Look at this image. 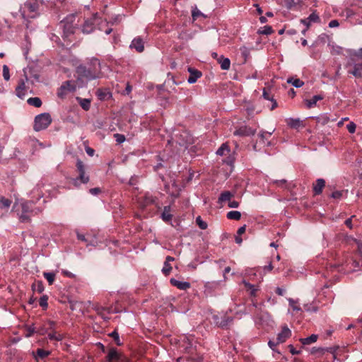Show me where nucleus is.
Here are the masks:
<instances>
[{"label": "nucleus", "instance_id": "nucleus-1", "mask_svg": "<svg viewBox=\"0 0 362 362\" xmlns=\"http://www.w3.org/2000/svg\"><path fill=\"white\" fill-rule=\"evenodd\" d=\"M76 83L78 87H83L88 81L99 78L100 70L93 64H81L76 69Z\"/></svg>", "mask_w": 362, "mask_h": 362}, {"label": "nucleus", "instance_id": "nucleus-2", "mask_svg": "<svg viewBox=\"0 0 362 362\" xmlns=\"http://www.w3.org/2000/svg\"><path fill=\"white\" fill-rule=\"evenodd\" d=\"M61 23L63 28V37H68L78 29V21L77 20V16L75 14L69 15Z\"/></svg>", "mask_w": 362, "mask_h": 362}, {"label": "nucleus", "instance_id": "nucleus-3", "mask_svg": "<svg viewBox=\"0 0 362 362\" xmlns=\"http://www.w3.org/2000/svg\"><path fill=\"white\" fill-rule=\"evenodd\" d=\"M52 121L51 115L48 112L37 115L34 119L33 129L35 132L44 130L49 126Z\"/></svg>", "mask_w": 362, "mask_h": 362}, {"label": "nucleus", "instance_id": "nucleus-4", "mask_svg": "<svg viewBox=\"0 0 362 362\" xmlns=\"http://www.w3.org/2000/svg\"><path fill=\"white\" fill-rule=\"evenodd\" d=\"M42 4V0H30L24 4L23 11L22 16L23 18L25 16L26 12L28 13V17L35 18L39 10V7Z\"/></svg>", "mask_w": 362, "mask_h": 362}, {"label": "nucleus", "instance_id": "nucleus-5", "mask_svg": "<svg viewBox=\"0 0 362 362\" xmlns=\"http://www.w3.org/2000/svg\"><path fill=\"white\" fill-rule=\"evenodd\" d=\"M21 214L20 215V221L22 223H27L30 221V216H33L34 202L28 201L21 204Z\"/></svg>", "mask_w": 362, "mask_h": 362}, {"label": "nucleus", "instance_id": "nucleus-6", "mask_svg": "<svg viewBox=\"0 0 362 362\" xmlns=\"http://www.w3.org/2000/svg\"><path fill=\"white\" fill-rule=\"evenodd\" d=\"M76 166L77 172L78 173V176L74 180V185H78V182L83 184L88 183L89 182V176L86 175V168L83 164V162L79 158H78L76 160Z\"/></svg>", "mask_w": 362, "mask_h": 362}, {"label": "nucleus", "instance_id": "nucleus-7", "mask_svg": "<svg viewBox=\"0 0 362 362\" xmlns=\"http://www.w3.org/2000/svg\"><path fill=\"white\" fill-rule=\"evenodd\" d=\"M100 18H98V13L93 14L90 18L85 19L81 25V32L83 34H90L95 29V23H98Z\"/></svg>", "mask_w": 362, "mask_h": 362}, {"label": "nucleus", "instance_id": "nucleus-8", "mask_svg": "<svg viewBox=\"0 0 362 362\" xmlns=\"http://www.w3.org/2000/svg\"><path fill=\"white\" fill-rule=\"evenodd\" d=\"M76 85L72 81H66L62 83V86L58 88L57 96L59 98H64L69 92L76 90Z\"/></svg>", "mask_w": 362, "mask_h": 362}, {"label": "nucleus", "instance_id": "nucleus-9", "mask_svg": "<svg viewBox=\"0 0 362 362\" xmlns=\"http://www.w3.org/2000/svg\"><path fill=\"white\" fill-rule=\"evenodd\" d=\"M213 320L216 325L222 329H228L229 325L233 323V317L226 315H214Z\"/></svg>", "mask_w": 362, "mask_h": 362}, {"label": "nucleus", "instance_id": "nucleus-10", "mask_svg": "<svg viewBox=\"0 0 362 362\" xmlns=\"http://www.w3.org/2000/svg\"><path fill=\"white\" fill-rule=\"evenodd\" d=\"M106 361L107 362H130V361L123 356L120 353H119L117 349L114 347L110 349L107 355L106 356Z\"/></svg>", "mask_w": 362, "mask_h": 362}, {"label": "nucleus", "instance_id": "nucleus-11", "mask_svg": "<svg viewBox=\"0 0 362 362\" xmlns=\"http://www.w3.org/2000/svg\"><path fill=\"white\" fill-rule=\"evenodd\" d=\"M347 66H353L352 71H349V74H351L356 78L362 77V62L356 63L355 58L351 57L347 62Z\"/></svg>", "mask_w": 362, "mask_h": 362}, {"label": "nucleus", "instance_id": "nucleus-12", "mask_svg": "<svg viewBox=\"0 0 362 362\" xmlns=\"http://www.w3.org/2000/svg\"><path fill=\"white\" fill-rule=\"evenodd\" d=\"M256 129H253L248 126H242L238 127L233 133L235 136H249L255 135Z\"/></svg>", "mask_w": 362, "mask_h": 362}, {"label": "nucleus", "instance_id": "nucleus-13", "mask_svg": "<svg viewBox=\"0 0 362 362\" xmlns=\"http://www.w3.org/2000/svg\"><path fill=\"white\" fill-rule=\"evenodd\" d=\"M26 92L27 88L25 86V82L23 79H20L15 89L16 96L21 99H23L26 94Z\"/></svg>", "mask_w": 362, "mask_h": 362}, {"label": "nucleus", "instance_id": "nucleus-14", "mask_svg": "<svg viewBox=\"0 0 362 362\" xmlns=\"http://www.w3.org/2000/svg\"><path fill=\"white\" fill-rule=\"evenodd\" d=\"M291 336V332L288 327L285 325L282 327L281 332L277 335V343L282 344L286 341Z\"/></svg>", "mask_w": 362, "mask_h": 362}, {"label": "nucleus", "instance_id": "nucleus-15", "mask_svg": "<svg viewBox=\"0 0 362 362\" xmlns=\"http://www.w3.org/2000/svg\"><path fill=\"white\" fill-rule=\"evenodd\" d=\"M320 21L319 16L315 12H313L308 18L301 19L300 23L305 25L307 29H309L311 23H318Z\"/></svg>", "mask_w": 362, "mask_h": 362}, {"label": "nucleus", "instance_id": "nucleus-16", "mask_svg": "<svg viewBox=\"0 0 362 362\" xmlns=\"http://www.w3.org/2000/svg\"><path fill=\"white\" fill-rule=\"evenodd\" d=\"M131 49H135L136 52L141 53L144 50V43L141 37H135L130 45Z\"/></svg>", "mask_w": 362, "mask_h": 362}, {"label": "nucleus", "instance_id": "nucleus-17", "mask_svg": "<svg viewBox=\"0 0 362 362\" xmlns=\"http://www.w3.org/2000/svg\"><path fill=\"white\" fill-rule=\"evenodd\" d=\"M188 72L189 73V76L187 78V82L190 84L195 83L202 75L200 71L192 67L188 68Z\"/></svg>", "mask_w": 362, "mask_h": 362}, {"label": "nucleus", "instance_id": "nucleus-18", "mask_svg": "<svg viewBox=\"0 0 362 362\" xmlns=\"http://www.w3.org/2000/svg\"><path fill=\"white\" fill-rule=\"evenodd\" d=\"M98 100L101 101L107 100L112 98V93L108 88H98L95 92Z\"/></svg>", "mask_w": 362, "mask_h": 362}, {"label": "nucleus", "instance_id": "nucleus-19", "mask_svg": "<svg viewBox=\"0 0 362 362\" xmlns=\"http://www.w3.org/2000/svg\"><path fill=\"white\" fill-rule=\"evenodd\" d=\"M325 180L322 178H319L316 182L313 185V191L314 195H320L322 194L323 188L325 187Z\"/></svg>", "mask_w": 362, "mask_h": 362}, {"label": "nucleus", "instance_id": "nucleus-20", "mask_svg": "<svg viewBox=\"0 0 362 362\" xmlns=\"http://www.w3.org/2000/svg\"><path fill=\"white\" fill-rule=\"evenodd\" d=\"M170 284L180 290L186 291L191 287V284L188 281H181L174 278L170 280Z\"/></svg>", "mask_w": 362, "mask_h": 362}, {"label": "nucleus", "instance_id": "nucleus-21", "mask_svg": "<svg viewBox=\"0 0 362 362\" xmlns=\"http://www.w3.org/2000/svg\"><path fill=\"white\" fill-rule=\"evenodd\" d=\"M158 199L156 197L147 193L144 197V201L141 204L142 208H144L151 204H156V201Z\"/></svg>", "mask_w": 362, "mask_h": 362}, {"label": "nucleus", "instance_id": "nucleus-22", "mask_svg": "<svg viewBox=\"0 0 362 362\" xmlns=\"http://www.w3.org/2000/svg\"><path fill=\"white\" fill-rule=\"evenodd\" d=\"M162 220L165 222H169L172 220L173 214H171V206H165L160 216Z\"/></svg>", "mask_w": 362, "mask_h": 362}, {"label": "nucleus", "instance_id": "nucleus-23", "mask_svg": "<svg viewBox=\"0 0 362 362\" xmlns=\"http://www.w3.org/2000/svg\"><path fill=\"white\" fill-rule=\"evenodd\" d=\"M287 125L292 129H298L300 127H303V122L299 118H289L286 119Z\"/></svg>", "mask_w": 362, "mask_h": 362}, {"label": "nucleus", "instance_id": "nucleus-24", "mask_svg": "<svg viewBox=\"0 0 362 362\" xmlns=\"http://www.w3.org/2000/svg\"><path fill=\"white\" fill-rule=\"evenodd\" d=\"M172 186L173 187L175 188V191L171 192L170 189V185L168 184L165 185V189L166 192L168 193L171 197L177 198L180 195V189L178 188V186L177 185L175 180L173 182Z\"/></svg>", "mask_w": 362, "mask_h": 362}, {"label": "nucleus", "instance_id": "nucleus-25", "mask_svg": "<svg viewBox=\"0 0 362 362\" xmlns=\"http://www.w3.org/2000/svg\"><path fill=\"white\" fill-rule=\"evenodd\" d=\"M234 197V194L230 192V191H224L221 193L218 202L222 203L225 202H230L231 200V198Z\"/></svg>", "mask_w": 362, "mask_h": 362}, {"label": "nucleus", "instance_id": "nucleus-26", "mask_svg": "<svg viewBox=\"0 0 362 362\" xmlns=\"http://www.w3.org/2000/svg\"><path fill=\"white\" fill-rule=\"evenodd\" d=\"M218 62L221 65V68L223 70H228L230 66V61L228 58L224 57L223 55H221L219 58L217 59Z\"/></svg>", "mask_w": 362, "mask_h": 362}, {"label": "nucleus", "instance_id": "nucleus-27", "mask_svg": "<svg viewBox=\"0 0 362 362\" xmlns=\"http://www.w3.org/2000/svg\"><path fill=\"white\" fill-rule=\"evenodd\" d=\"M323 99V96L321 95H314L311 99L306 100L305 103L308 108H312L318 100H321Z\"/></svg>", "mask_w": 362, "mask_h": 362}, {"label": "nucleus", "instance_id": "nucleus-28", "mask_svg": "<svg viewBox=\"0 0 362 362\" xmlns=\"http://www.w3.org/2000/svg\"><path fill=\"white\" fill-rule=\"evenodd\" d=\"M317 338L318 336L317 334H313L308 337L300 339V341L303 345H308L315 342L317 340Z\"/></svg>", "mask_w": 362, "mask_h": 362}, {"label": "nucleus", "instance_id": "nucleus-29", "mask_svg": "<svg viewBox=\"0 0 362 362\" xmlns=\"http://www.w3.org/2000/svg\"><path fill=\"white\" fill-rule=\"evenodd\" d=\"M12 202L11 199L6 198L3 196H0V209H8Z\"/></svg>", "mask_w": 362, "mask_h": 362}, {"label": "nucleus", "instance_id": "nucleus-30", "mask_svg": "<svg viewBox=\"0 0 362 362\" xmlns=\"http://www.w3.org/2000/svg\"><path fill=\"white\" fill-rule=\"evenodd\" d=\"M27 103L35 107H40L42 104L41 99L38 97L30 98L28 99Z\"/></svg>", "mask_w": 362, "mask_h": 362}, {"label": "nucleus", "instance_id": "nucleus-31", "mask_svg": "<svg viewBox=\"0 0 362 362\" xmlns=\"http://www.w3.org/2000/svg\"><path fill=\"white\" fill-rule=\"evenodd\" d=\"M226 217L230 220L238 221L241 218V213L238 211H230L227 213Z\"/></svg>", "mask_w": 362, "mask_h": 362}, {"label": "nucleus", "instance_id": "nucleus-32", "mask_svg": "<svg viewBox=\"0 0 362 362\" xmlns=\"http://www.w3.org/2000/svg\"><path fill=\"white\" fill-rule=\"evenodd\" d=\"M50 354V351L44 350L42 349H37L36 351L35 358L37 360L39 358L43 359L48 356Z\"/></svg>", "mask_w": 362, "mask_h": 362}, {"label": "nucleus", "instance_id": "nucleus-33", "mask_svg": "<svg viewBox=\"0 0 362 362\" xmlns=\"http://www.w3.org/2000/svg\"><path fill=\"white\" fill-rule=\"evenodd\" d=\"M287 83L292 84L296 88H300L304 85V82L299 78H289Z\"/></svg>", "mask_w": 362, "mask_h": 362}, {"label": "nucleus", "instance_id": "nucleus-34", "mask_svg": "<svg viewBox=\"0 0 362 362\" xmlns=\"http://www.w3.org/2000/svg\"><path fill=\"white\" fill-rule=\"evenodd\" d=\"M31 287L33 291H37L39 293H42L45 288L42 281H37L36 283L33 284Z\"/></svg>", "mask_w": 362, "mask_h": 362}, {"label": "nucleus", "instance_id": "nucleus-35", "mask_svg": "<svg viewBox=\"0 0 362 362\" xmlns=\"http://www.w3.org/2000/svg\"><path fill=\"white\" fill-rule=\"evenodd\" d=\"M77 99L79 100L80 105L84 110L87 111L90 109V100L86 99V98L82 99V98H77Z\"/></svg>", "mask_w": 362, "mask_h": 362}, {"label": "nucleus", "instance_id": "nucleus-36", "mask_svg": "<svg viewBox=\"0 0 362 362\" xmlns=\"http://www.w3.org/2000/svg\"><path fill=\"white\" fill-rule=\"evenodd\" d=\"M273 32H274V30H273L272 26H270V25H265V26L261 28L258 30L259 34L266 35H271L272 33H273Z\"/></svg>", "mask_w": 362, "mask_h": 362}, {"label": "nucleus", "instance_id": "nucleus-37", "mask_svg": "<svg viewBox=\"0 0 362 362\" xmlns=\"http://www.w3.org/2000/svg\"><path fill=\"white\" fill-rule=\"evenodd\" d=\"M43 276L48 281L49 285L53 284L56 276L54 272H44Z\"/></svg>", "mask_w": 362, "mask_h": 362}, {"label": "nucleus", "instance_id": "nucleus-38", "mask_svg": "<svg viewBox=\"0 0 362 362\" xmlns=\"http://www.w3.org/2000/svg\"><path fill=\"white\" fill-rule=\"evenodd\" d=\"M48 338L50 340L62 341L63 339V335L57 334L55 331L48 333Z\"/></svg>", "mask_w": 362, "mask_h": 362}, {"label": "nucleus", "instance_id": "nucleus-39", "mask_svg": "<svg viewBox=\"0 0 362 362\" xmlns=\"http://www.w3.org/2000/svg\"><path fill=\"white\" fill-rule=\"evenodd\" d=\"M48 296L47 295H43L40 297L39 300V305L42 307V308L45 310L48 308Z\"/></svg>", "mask_w": 362, "mask_h": 362}, {"label": "nucleus", "instance_id": "nucleus-40", "mask_svg": "<svg viewBox=\"0 0 362 362\" xmlns=\"http://www.w3.org/2000/svg\"><path fill=\"white\" fill-rule=\"evenodd\" d=\"M310 354L317 356H322L325 354V350L323 347H313L310 350Z\"/></svg>", "mask_w": 362, "mask_h": 362}, {"label": "nucleus", "instance_id": "nucleus-41", "mask_svg": "<svg viewBox=\"0 0 362 362\" xmlns=\"http://www.w3.org/2000/svg\"><path fill=\"white\" fill-rule=\"evenodd\" d=\"M243 284L247 288L250 290V296L254 297L256 296V292L257 289L255 287V286L249 282H247L246 281H243Z\"/></svg>", "mask_w": 362, "mask_h": 362}, {"label": "nucleus", "instance_id": "nucleus-42", "mask_svg": "<svg viewBox=\"0 0 362 362\" xmlns=\"http://www.w3.org/2000/svg\"><path fill=\"white\" fill-rule=\"evenodd\" d=\"M226 152L229 153L230 148L226 144H223L221 147L217 150L216 154L220 156L226 155Z\"/></svg>", "mask_w": 362, "mask_h": 362}, {"label": "nucleus", "instance_id": "nucleus-43", "mask_svg": "<svg viewBox=\"0 0 362 362\" xmlns=\"http://www.w3.org/2000/svg\"><path fill=\"white\" fill-rule=\"evenodd\" d=\"M109 336L113 338L115 342L116 343V344L117 346H121L122 344V343L120 341V339H119V333L117 332V331L116 329L114 330L113 332H112L111 333H110Z\"/></svg>", "mask_w": 362, "mask_h": 362}, {"label": "nucleus", "instance_id": "nucleus-44", "mask_svg": "<svg viewBox=\"0 0 362 362\" xmlns=\"http://www.w3.org/2000/svg\"><path fill=\"white\" fill-rule=\"evenodd\" d=\"M317 122L322 125H325L329 122V118L326 114L321 115L317 117Z\"/></svg>", "mask_w": 362, "mask_h": 362}, {"label": "nucleus", "instance_id": "nucleus-45", "mask_svg": "<svg viewBox=\"0 0 362 362\" xmlns=\"http://www.w3.org/2000/svg\"><path fill=\"white\" fill-rule=\"evenodd\" d=\"M196 223L198 225L199 228H201L202 230H205L208 227L207 223L204 221L202 219L201 216H197V218H196Z\"/></svg>", "mask_w": 362, "mask_h": 362}, {"label": "nucleus", "instance_id": "nucleus-46", "mask_svg": "<svg viewBox=\"0 0 362 362\" xmlns=\"http://www.w3.org/2000/svg\"><path fill=\"white\" fill-rule=\"evenodd\" d=\"M36 327L34 326V325H31L26 327V337H30L33 335L34 333H36Z\"/></svg>", "mask_w": 362, "mask_h": 362}, {"label": "nucleus", "instance_id": "nucleus-47", "mask_svg": "<svg viewBox=\"0 0 362 362\" xmlns=\"http://www.w3.org/2000/svg\"><path fill=\"white\" fill-rule=\"evenodd\" d=\"M172 271V267L170 263L164 262L163 267L162 269V272L165 276H168Z\"/></svg>", "mask_w": 362, "mask_h": 362}, {"label": "nucleus", "instance_id": "nucleus-48", "mask_svg": "<svg viewBox=\"0 0 362 362\" xmlns=\"http://www.w3.org/2000/svg\"><path fill=\"white\" fill-rule=\"evenodd\" d=\"M288 300L289 305L292 308V309L293 310H296V311L301 310L300 307L296 305V303H298L296 300H293V298H288Z\"/></svg>", "mask_w": 362, "mask_h": 362}, {"label": "nucleus", "instance_id": "nucleus-49", "mask_svg": "<svg viewBox=\"0 0 362 362\" xmlns=\"http://www.w3.org/2000/svg\"><path fill=\"white\" fill-rule=\"evenodd\" d=\"M3 76L6 81H8L10 79L9 68L6 64L3 66Z\"/></svg>", "mask_w": 362, "mask_h": 362}, {"label": "nucleus", "instance_id": "nucleus-50", "mask_svg": "<svg viewBox=\"0 0 362 362\" xmlns=\"http://www.w3.org/2000/svg\"><path fill=\"white\" fill-rule=\"evenodd\" d=\"M346 129L349 131V133L353 134L356 132V125L354 122H350L346 125Z\"/></svg>", "mask_w": 362, "mask_h": 362}, {"label": "nucleus", "instance_id": "nucleus-51", "mask_svg": "<svg viewBox=\"0 0 362 362\" xmlns=\"http://www.w3.org/2000/svg\"><path fill=\"white\" fill-rule=\"evenodd\" d=\"M318 40L321 42L325 43V42H329L330 40V37H329V35H328L326 33H322V34L319 35Z\"/></svg>", "mask_w": 362, "mask_h": 362}, {"label": "nucleus", "instance_id": "nucleus-52", "mask_svg": "<svg viewBox=\"0 0 362 362\" xmlns=\"http://www.w3.org/2000/svg\"><path fill=\"white\" fill-rule=\"evenodd\" d=\"M114 137L115 138V140L117 142V144H122L125 141L124 135L121 134H115Z\"/></svg>", "mask_w": 362, "mask_h": 362}, {"label": "nucleus", "instance_id": "nucleus-53", "mask_svg": "<svg viewBox=\"0 0 362 362\" xmlns=\"http://www.w3.org/2000/svg\"><path fill=\"white\" fill-rule=\"evenodd\" d=\"M273 183L275 184L278 187H285L286 185L287 181L285 179L276 180L273 181Z\"/></svg>", "mask_w": 362, "mask_h": 362}, {"label": "nucleus", "instance_id": "nucleus-54", "mask_svg": "<svg viewBox=\"0 0 362 362\" xmlns=\"http://www.w3.org/2000/svg\"><path fill=\"white\" fill-rule=\"evenodd\" d=\"M343 193L344 191H334L331 194L330 197L333 199H339L341 198Z\"/></svg>", "mask_w": 362, "mask_h": 362}, {"label": "nucleus", "instance_id": "nucleus-55", "mask_svg": "<svg viewBox=\"0 0 362 362\" xmlns=\"http://www.w3.org/2000/svg\"><path fill=\"white\" fill-rule=\"evenodd\" d=\"M259 137L260 138V141L262 144H265V141L268 140L269 136L267 135V133L265 131H262L259 134Z\"/></svg>", "mask_w": 362, "mask_h": 362}, {"label": "nucleus", "instance_id": "nucleus-56", "mask_svg": "<svg viewBox=\"0 0 362 362\" xmlns=\"http://www.w3.org/2000/svg\"><path fill=\"white\" fill-rule=\"evenodd\" d=\"M202 15L203 14L202 13V12L199 10H198L197 8H195L192 11V16L193 19H194V20Z\"/></svg>", "mask_w": 362, "mask_h": 362}, {"label": "nucleus", "instance_id": "nucleus-57", "mask_svg": "<svg viewBox=\"0 0 362 362\" xmlns=\"http://www.w3.org/2000/svg\"><path fill=\"white\" fill-rule=\"evenodd\" d=\"M36 333L40 335H45L48 332V329L44 327H40L38 328H36Z\"/></svg>", "mask_w": 362, "mask_h": 362}, {"label": "nucleus", "instance_id": "nucleus-58", "mask_svg": "<svg viewBox=\"0 0 362 362\" xmlns=\"http://www.w3.org/2000/svg\"><path fill=\"white\" fill-rule=\"evenodd\" d=\"M239 202L238 201H235V200H230L228 204V207L230 208H238L239 206Z\"/></svg>", "mask_w": 362, "mask_h": 362}, {"label": "nucleus", "instance_id": "nucleus-59", "mask_svg": "<svg viewBox=\"0 0 362 362\" xmlns=\"http://www.w3.org/2000/svg\"><path fill=\"white\" fill-rule=\"evenodd\" d=\"M269 89L264 88L262 95L264 99L270 100L272 99V97H270V94H269Z\"/></svg>", "mask_w": 362, "mask_h": 362}, {"label": "nucleus", "instance_id": "nucleus-60", "mask_svg": "<svg viewBox=\"0 0 362 362\" xmlns=\"http://www.w3.org/2000/svg\"><path fill=\"white\" fill-rule=\"evenodd\" d=\"M289 351L291 354L297 355L300 353V351L296 350L292 344L288 345Z\"/></svg>", "mask_w": 362, "mask_h": 362}, {"label": "nucleus", "instance_id": "nucleus-61", "mask_svg": "<svg viewBox=\"0 0 362 362\" xmlns=\"http://www.w3.org/2000/svg\"><path fill=\"white\" fill-rule=\"evenodd\" d=\"M86 152L89 156H93L95 153V150L89 146L86 147Z\"/></svg>", "mask_w": 362, "mask_h": 362}, {"label": "nucleus", "instance_id": "nucleus-62", "mask_svg": "<svg viewBox=\"0 0 362 362\" xmlns=\"http://www.w3.org/2000/svg\"><path fill=\"white\" fill-rule=\"evenodd\" d=\"M339 25V21L337 20H332L329 23V28H336Z\"/></svg>", "mask_w": 362, "mask_h": 362}, {"label": "nucleus", "instance_id": "nucleus-63", "mask_svg": "<svg viewBox=\"0 0 362 362\" xmlns=\"http://www.w3.org/2000/svg\"><path fill=\"white\" fill-rule=\"evenodd\" d=\"M279 344V343H277V341H271L269 340V342H268V345L274 351L275 350V347Z\"/></svg>", "mask_w": 362, "mask_h": 362}, {"label": "nucleus", "instance_id": "nucleus-64", "mask_svg": "<svg viewBox=\"0 0 362 362\" xmlns=\"http://www.w3.org/2000/svg\"><path fill=\"white\" fill-rule=\"evenodd\" d=\"M352 57H358V58H362V47L360 48L357 52H356Z\"/></svg>", "mask_w": 362, "mask_h": 362}]
</instances>
